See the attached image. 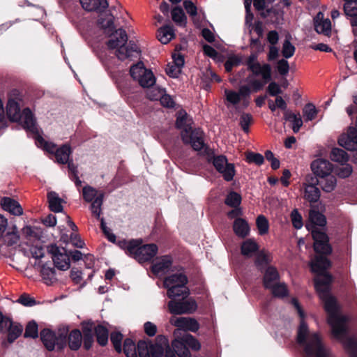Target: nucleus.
Masks as SVG:
<instances>
[{"instance_id":"nucleus-7","label":"nucleus","mask_w":357,"mask_h":357,"mask_svg":"<svg viewBox=\"0 0 357 357\" xmlns=\"http://www.w3.org/2000/svg\"><path fill=\"white\" fill-rule=\"evenodd\" d=\"M36 144L49 153H55L56 159L59 163L66 164L70 161L69 158L72 151L69 145L65 144L56 149L54 144L46 142L41 136L38 135L36 137Z\"/></svg>"},{"instance_id":"nucleus-24","label":"nucleus","mask_w":357,"mask_h":357,"mask_svg":"<svg viewBox=\"0 0 357 357\" xmlns=\"http://www.w3.org/2000/svg\"><path fill=\"white\" fill-rule=\"evenodd\" d=\"M311 169L315 176L325 177L331 173L333 165L328 160L319 158L312 162Z\"/></svg>"},{"instance_id":"nucleus-10","label":"nucleus","mask_w":357,"mask_h":357,"mask_svg":"<svg viewBox=\"0 0 357 357\" xmlns=\"http://www.w3.org/2000/svg\"><path fill=\"white\" fill-rule=\"evenodd\" d=\"M66 332H59L55 334L50 329H43L40 332V339L45 347L49 351H52L56 346L58 349H63L66 345Z\"/></svg>"},{"instance_id":"nucleus-37","label":"nucleus","mask_w":357,"mask_h":357,"mask_svg":"<svg viewBox=\"0 0 357 357\" xmlns=\"http://www.w3.org/2000/svg\"><path fill=\"white\" fill-rule=\"evenodd\" d=\"M6 114L12 121H18L20 115V109L17 101L9 98L6 105Z\"/></svg>"},{"instance_id":"nucleus-2","label":"nucleus","mask_w":357,"mask_h":357,"mask_svg":"<svg viewBox=\"0 0 357 357\" xmlns=\"http://www.w3.org/2000/svg\"><path fill=\"white\" fill-rule=\"evenodd\" d=\"M327 220L326 216L319 211L311 210L309 213V222L305 227L311 233L314 240V250L321 254H331L332 247L329 243V237L325 231L318 227H324Z\"/></svg>"},{"instance_id":"nucleus-47","label":"nucleus","mask_w":357,"mask_h":357,"mask_svg":"<svg viewBox=\"0 0 357 357\" xmlns=\"http://www.w3.org/2000/svg\"><path fill=\"white\" fill-rule=\"evenodd\" d=\"M95 333L96 335L98 342L101 346L106 345L108 341L107 329L102 325H98L95 328Z\"/></svg>"},{"instance_id":"nucleus-5","label":"nucleus","mask_w":357,"mask_h":357,"mask_svg":"<svg viewBox=\"0 0 357 357\" xmlns=\"http://www.w3.org/2000/svg\"><path fill=\"white\" fill-rule=\"evenodd\" d=\"M188 278L181 271L170 274L165 278L163 287L167 289V296L171 299H185L190 291L187 287Z\"/></svg>"},{"instance_id":"nucleus-56","label":"nucleus","mask_w":357,"mask_h":357,"mask_svg":"<svg viewBox=\"0 0 357 357\" xmlns=\"http://www.w3.org/2000/svg\"><path fill=\"white\" fill-rule=\"evenodd\" d=\"M82 194L84 199L87 202H92L99 195L95 188L89 185L83 188Z\"/></svg>"},{"instance_id":"nucleus-18","label":"nucleus","mask_w":357,"mask_h":357,"mask_svg":"<svg viewBox=\"0 0 357 357\" xmlns=\"http://www.w3.org/2000/svg\"><path fill=\"white\" fill-rule=\"evenodd\" d=\"M213 165L215 169L222 174L227 181L232 180L234 175V167L227 162L225 156L219 155L214 158Z\"/></svg>"},{"instance_id":"nucleus-9","label":"nucleus","mask_w":357,"mask_h":357,"mask_svg":"<svg viewBox=\"0 0 357 357\" xmlns=\"http://www.w3.org/2000/svg\"><path fill=\"white\" fill-rule=\"evenodd\" d=\"M130 75L144 88L155 83V77L151 70L146 69L142 62H138L130 68Z\"/></svg>"},{"instance_id":"nucleus-60","label":"nucleus","mask_w":357,"mask_h":357,"mask_svg":"<svg viewBox=\"0 0 357 357\" xmlns=\"http://www.w3.org/2000/svg\"><path fill=\"white\" fill-rule=\"evenodd\" d=\"M38 335V332L37 324L35 321L29 322L25 329L24 337L36 338Z\"/></svg>"},{"instance_id":"nucleus-45","label":"nucleus","mask_w":357,"mask_h":357,"mask_svg":"<svg viewBox=\"0 0 357 357\" xmlns=\"http://www.w3.org/2000/svg\"><path fill=\"white\" fill-rule=\"evenodd\" d=\"M82 343V335L79 330L73 331L68 336V344L71 349L77 350Z\"/></svg>"},{"instance_id":"nucleus-30","label":"nucleus","mask_w":357,"mask_h":357,"mask_svg":"<svg viewBox=\"0 0 357 357\" xmlns=\"http://www.w3.org/2000/svg\"><path fill=\"white\" fill-rule=\"evenodd\" d=\"M280 280V274L277 268L268 266L264 272L263 284L266 289H269Z\"/></svg>"},{"instance_id":"nucleus-22","label":"nucleus","mask_w":357,"mask_h":357,"mask_svg":"<svg viewBox=\"0 0 357 357\" xmlns=\"http://www.w3.org/2000/svg\"><path fill=\"white\" fill-rule=\"evenodd\" d=\"M333 280V275L328 272L317 274L314 279V288L319 295L330 292V285Z\"/></svg>"},{"instance_id":"nucleus-11","label":"nucleus","mask_w":357,"mask_h":357,"mask_svg":"<svg viewBox=\"0 0 357 357\" xmlns=\"http://www.w3.org/2000/svg\"><path fill=\"white\" fill-rule=\"evenodd\" d=\"M168 310L173 314H190L197 309V303L192 299H171L167 304Z\"/></svg>"},{"instance_id":"nucleus-28","label":"nucleus","mask_w":357,"mask_h":357,"mask_svg":"<svg viewBox=\"0 0 357 357\" xmlns=\"http://www.w3.org/2000/svg\"><path fill=\"white\" fill-rule=\"evenodd\" d=\"M98 24L103 32L107 35L115 29L114 20V17L109 11L104 10L99 12Z\"/></svg>"},{"instance_id":"nucleus-23","label":"nucleus","mask_w":357,"mask_h":357,"mask_svg":"<svg viewBox=\"0 0 357 357\" xmlns=\"http://www.w3.org/2000/svg\"><path fill=\"white\" fill-rule=\"evenodd\" d=\"M8 331V341L13 342L22 333L23 326L16 322H13L10 318L7 317L0 331Z\"/></svg>"},{"instance_id":"nucleus-41","label":"nucleus","mask_w":357,"mask_h":357,"mask_svg":"<svg viewBox=\"0 0 357 357\" xmlns=\"http://www.w3.org/2000/svg\"><path fill=\"white\" fill-rule=\"evenodd\" d=\"M337 184V179L335 176L331 175V174L325 177H320V184L321 189L323 191L326 192H332Z\"/></svg>"},{"instance_id":"nucleus-42","label":"nucleus","mask_w":357,"mask_h":357,"mask_svg":"<svg viewBox=\"0 0 357 357\" xmlns=\"http://www.w3.org/2000/svg\"><path fill=\"white\" fill-rule=\"evenodd\" d=\"M321 192L317 186L306 185L305 188L304 197L310 203H316L319 201Z\"/></svg>"},{"instance_id":"nucleus-63","label":"nucleus","mask_w":357,"mask_h":357,"mask_svg":"<svg viewBox=\"0 0 357 357\" xmlns=\"http://www.w3.org/2000/svg\"><path fill=\"white\" fill-rule=\"evenodd\" d=\"M253 6L264 17L268 16L269 10L266 8L265 0H253Z\"/></svg>"},{"instance_id":"nucleus-12","label":"nucleus","mask_w":357,"mask_h":357,"mask_svg":"<svg viewBox=\"0 0 357 357\" xmlns=\"http://www.w3.org/2000/svg\"><path fill=\"white\" fill-rule=\"evenodd\" d=\"M338 144L345 149L352 151V162L357 164V128L350 127L347 135H342L338 139Z\"/></svg>"},{"instance_id":"nucleus-14","label":"nucleus","mask_w":357,"mask_h":357,"mask_svg":"<svg viewBox=\"0 0 357 357\" xmlns=\"http://www.w3.org/2000/svg\"><path fill=\"white\" fill-rule=\"evenodd\" d=\"M242 208H234L227 213L229 219L234 220L232 227L234 234L239 238L245 237V220L242 217Z\"/></svg>"},{"instance_id":"nucleus-44","label":"nucleus","mask_w":357,"mask_h":357,"mask_svg":"<svg viewBox=\"0 0 357 357\" xmlns=\"http://www.w3.org/2000/svg\"><path fill=\"white\" fill-rule=\"evenodd\" d=\"M330 158L333 161L340 163H344L349 160L347 153L340 148H333L331 152Z\"/></svg>"},{"instance_id":"nucleus-61","label":"nucleus","mask_w":357,"mask_h":357,"mask_svg":"<svg viewBox=\"0 0 357 357\" xmlns=\"http://www.w3.org/2000/svg\"><path fill=\"white\" fill-rule=\"evenodd\" d=\"M291 219L293 227L296 229H301L303 225V218L297 209H294L291 213Z\"/></svg>"},{"instance_id":"nucleus-64","label":"nucleus","mask_w":357,"mask_h":357,"mask_svg":"<svg viewBox=\"0 0 357 357\" xmlns=\"http://www.w3.org/2000/svg\"><path fill=\"white\" fill-rule=\"evenodd\" d=\"M264 157L268 161L271 162V167L273 170H276L280 167V162L279 159L275 157L273 153L270 150H266Z\"/></svg>"},{"instance_id":"nucleus-26","label":"nucleus","mask_w":357,"mask_h":357,"mask_svg":"<svg viewBox=\"0 0 357 357\" xmlns=\"http://www.w3.org/2000/svg\"><path fill=\"white\" fill-rule=\"evenodd\" d=\"M328 322L331 326L332 334L335 338L340 339L346 334L347 329L344 326L345 318L344 317L330 316Z\"/></svg>"},{"instance_id":"nucleus-1","label":"nucleus","mask_w":357,"mask_h":357,"mask_svg":"<svg viewBox=\"0 0 357 357\" xmlns=\"http://www.w3.org/2000/svg\"><path fill=\"white\" fill-rule=\"evenodd\" d=\"M291 303L296 309L301 321L297 330L296 342L303 347V352L306 357H329L328 352L325 347L320 335L318 333H310L308 326L304 320L305 313L298 301L292 298Z\"/></svg>"},{"instance_id":"nucleus-58","label":"nucleus","mask_w":357,"mask_h":357,"mask_svg":"<svg viewBox=\"0 0 357 357\" xmlns=\"http://www.w3.org/2000/svg\"><path fill=\"white\" fill-rule=\"evenodd\" d=\"M242 59L237 55H230L225 62V67L227 72H230L233 68L238 66L241 63Z\"/></svg>"},{"instance_id":"nucleus-17","label":"nucleus","mask_w":357,"mask_h":357,"mask_svg":"<svg viewBox=\"0 0 357 357\" xmlns=\"http://www.w3.org/2000/svg\"><path fill=\"white\" fill-rule=\"evenodd\" d=\"M172 62L169 63L165 68L167 75L172 78H176L181 73L182 68L184 66L185 60L183 55L179 50H175L172 53Z\"/></svg>"},{"instance_id":"nucleus-32","label":"nucleus","mask_w":357,"mask_h":357,"mask_svg":"<svg viewBox=\"0 0 357 357\" xmlns=\"http://www.w3.org/2000/svg\"><path fill=\"white\" fill-rule=\"evenodd\" d=\"M1 205L3 210L8 211L14 215H20L23 213L22 208L20 204L10 197L2 198L1 200Z\"/></svg>"},{"instance_id":"nucleus-54","label":"nucleus","mask_w":357,"mask_h":357,"mask_svg":"<svg viewBox=\"0 0 357 357\" xmlns=\"http://www.w3.org/2000/svg\"><path fill=\"white\" fill-rule=\"evenodd\" d=\"M247 162L260 166L264 162V156L259 153L247 151Z\"/></svg>"},{"instance_id":"nucleus-13","label":"nucleus","mask_w":357,"mask_h":357,"mask_svg":"<svg viewBox=\"0 0 357 357\" xmlns=\"http://www.w3.org/2000/svg\"><path fill=\"white\" fill-rule=\"evenodd\" d=\"M169 323L177 328L174 333L176 337L181 334V331L196 332L199 328L198 322L190 317H172Z\"/></svg>"},{"instance_id":"nucleus-40","label":"nucleus","mask_w":357,"mask_h":357,"mask_svg":"<svg viewBox=\"0 0 357 357\" xmlns=\"http://www.w3.org/2000/svg\"><path fill=\"white\" fill-rule=\"evenodd\" d=\"M271 262L269 253L264 249L259 250L255 255V264L257 268L262 271L263 268Z\"/></svg>"},{"instance_id":"nucleus-50","label":"nucleus","mask_w":357,"mask_h":357,"mask_svg":"<svg viewBox=\"0 0 357 357\" xmlns=\"http://www.w3.org/2000/svg\"><path fill=\"white\" fill-rule=\"evenodd\" d=\"M318 113V110L312 103H307L303 109V114L305 121L314 120Z\"/></svg>"},{"instance_id":"nucleus-55","label":"nucleus","mask_w":357,"mask_h":357,"mask_svg":"<svg viewBox=\"0 0 357 357\" xmlns=\"http://www.w3.org/2000/svg\"><path fill=\"white\" fill-rule=\"evenodd\" d=\"M241 196L234 192H230L225 199V204L234 208H238V206L241 204Z\"/></svg>"},{"instance_id":"nucleus-6","label":"nucleus","mask_w":357,"mask_h":357,"mask_svg":"<svg viewBox=\"0 0 357 357\" xmlns=\"http://www.w3.org/2000/svg\"><path fill=\"white\" fill-rule=\"evenodd\" d=\"M141 240H132L120 242V246L126 253L134 257L139 262L142 263L151 260L158 252V247L155 244L142 245Z\"/></svg>"},{"instance_id":"nucleus-19","label":"nucleus","mask_w":357,"mask_h":357,"mask_svg":"<svg viewBox=\"0 0 357 357\" xmlns=\"http://www.w3.org/2000/svg\"><path fill=\"white\" fill-rule=\"evenodd\" d=\"M316 253L317 255L315 256L310 264V269L312 273L316 274H323V273L327 272V269L332 265L330 259L326 257L330 254Z\"/></svg>"},{"instance_id":"nucleus-8","label":"nucleus","mask_w":357,"mask_h":357,"mask_svg":"<svg viewBox=\"0 0 357 357\" xmlns=\"http://www.w3.org/2000/svg\"><path fill=\"white\" fill-rule=\"evenodd\" d=\"M199 342L191 335L185 333L182 337H177L172 343L179 357H190V353L188 347L194 350L200 349Z\"/></svg>"},{"instance_id":"nucleus-35","label":"nucleus","mask_w":357,"mask_h":357,"mask_svg":"<svg viewBox=\"0 0 357 357\" xmlns=\"http://www.w3.org/2000/svg\"><path fill=\"white\" fill-rule=\"evenodd\" d=\"M108 45H126L128 40V35L123 29H114L108 33Z\"/></svg>"},{"instance_id":"nucleus-48","label":"nucleus","mask_w":357,"mask_h":357,"mask_svg":"<svg viewBox=\"0 0 357 357\" xmlns=\"http://www.w3.org/2000/svg\"><path fill=\"white\" fill-rule=\"evenodd\" d=\"M268 289H271L272 294L275 297L284 298L288 295V289L284 283L273 284Z\"/></svg>"},{"instance_id":"nucleus-43","label":"nucleus","mask_w":357,"mask_h":357,"mask_svg":"<svg viewBox=\"0 0 357 357\" xmlns=\"http://www.w3.org/2000/svg\"><path fill=\"white\" fill-rule=\"evenodd\" d=\"M174 33L170 26H164L158 31L157 38L162 45H167L174 38Z\"/></svg>"},{"instance_id":"nucleus-59","label":"nucleus","mask_w":357,"mask_h":357,"mask_svg":"<svg viewBox=\"0 0 357 357\" xmlns=\"http://www.w3.org/2000/svg\"><path fill=\"white\" fill-rule=\"evenodd\" d=\"M164 91V89L158 86L152 87L146 91V96L151 100H160Z\"/></svg>"},{"instance_id":"nucleus-38","label":"nucleus","mask_w":357,"mask_h":357,"mask_svg":"<svg viewBox=\"0 0 357 357\" xmlns=\"http://www.w3.org/2000/svg\"><path fill=\"white\" fill-rule=\"evenodd\" d=\"M47 199L50 210L54 213H59L63 211V199H61L55 192H50L47 194Z\"/></svg>"},{"instance_id":"nucleus-39","label":"nucleus","mask_w":357,"mask_h":357,"mask_svg":"<svg viewBox=\"0 0 357 357\" xmlns=\"http://www.w3.org/2000/svg\"><path fill=\"white\" fill-rule=\"evenodd\" d=\"M344 10L347 15L352 17L351 25H357V0H344Z\"/></svg>"},{"instance_id":"nucleus-4","label":"nucleus","mask_w":357,"mask_h":357,"mask_svg":"<svg viewBox=\"0 0 357 357\" xmlns=\"http://www.w3.org/2000/svg\"><path fill=\"white\" fill-rule=\"evenodd\" d=\"M192 119H190L185 112H178L176 125L179 129H181V138L185 144H189L194 150L200 151L204 149L205 144L204 142V132L199 129H192Z\"/></svg>"},{"instance_id":"nucleus-62","label":"nucleus","mask_w":357,"mask_h":357,"mask_svg":"<svg viewBox=\"0 0 357 357\" xmlns=\"http://www.w3.org/2000/svg\"><path fill=\"white\" fill-rule=\"evenodd\" d=\"M111 342H112L115 350L118 353L121 352V341L123 339V335L121 333L119 332L112 333L110 336Z\"/></svg>"},{"instance_id":"nucleus-36","label":"nucleus","mask_w":357,"mask_h":357,"mask_svg":"<svg viewBox=\"0 0 357 357\" xmlns=\"http://www.w3.org/2000/svg\"><path fill=\"white\" fill-rule=\"evenodd\" d=\"M34 267L40 271L46 284H50L55 280V271L53 268L47 266V264H41L40 261L35 262Z\"/></svg>"},{"instance_id":"nucleus-53","label":"nucleus","mask_w":357,"mask_h":357,"mask_svg":"<svg viewBox=\"0 0 357 357\" xmlns=\"http://www.w3.org/2000/svg\"><path fill=\"white\" fill-rule=\"evenodd\" d=\"M123 351L127 357H137L136 346L130 339L125 340Z\"/></svg>"},{"instance_id":"nucleus-52","label":"nucleus","mask_w":357,"mask_h":357,"mask_svg":"<svg viewBox=\"0 0 357 357\" xmlns=\"http://www.w3.org/2000/svg\"><path fill=\"white\" fill-rule=\"evenodd\" d=\"M103 195V193H99L91 205V213L98 218H100L101 214Z\"/></svg>"},{"instance_id":"nucleus-15","label":"nucleus","mask_w":357,"mask_h":357,"mask_svg":"<svg viewBox=\"0 0 357 357\" xmlns=\"http://www.w3.org/2000/svg\"><path fill=\"white\" fill-rule=\"evenodd\" d=\"M22 250L27 257L34 258L36 260V262L40 261V260L45 256V250L40 240L34 239L33 241L31 236L27 239Z\"/></svg>"},{"instance_id":"nucleus-27","label":"nucleus","mask_w":357,"mask_h":357,"mask_svg":"<svg viewBox=\"0 0 357 357\" xmlns=\"http://www.w3.org/2000/svg\"><path fill=\"white\" fill-rule=\"evenodd\" d=\"M18 121L22 125L23 128L33 134L38 133V129L36 124V120L31 110L28 108L24 109L20 115Z\"/></svg>"},{"instance_id":"nucleus-46","label":"nucleus","mask_w":357,"mask_h":357,"mask_svg":"<svg viewBox=\"0 0 357 357\" xmlns=\"http://www.w3.org/2000/svg\"><path fill=\"white\" fill-rule=\"evenodd\" d=\"M256 226L258 234L260 236H264L268 233L269 222L268 219L264 215H259L256 219Z\"/></svg>"},{"instance_id":"nucleus-33","label":"nucleus","mask_w":357,"mask_h":357,"mask_svg":"<svg viewBox=\"0 0 357 357\" xmlns=\"http://www.w3.org/2000/svg\"><path fill=\"white\" fill-rule=\"evenodd\" d=\"M250 70L255 75H261L266 82L271 79V66L268 63L261 65L256 61L255 65L250 66Z\"/></svg>"},{"instance_id":"nucleus-29","label":"nucleus","mask_w":357,"mask_h":357,"mask_svg":"<svg viewBox=\"0 0 357 357\" xmlns=\"http://www.w3.org/2000/svg\"><path fill=\"white\" fill-rule=\"evenodd\" d=\"M172 264L171 257L169 256H163L158 258L152 266V272L158 276L163 275L169 272Z\"/></svg>"},{"instance_id":"nucleus-57","label":"nucleus","mask_w":357,"mask_h":357,"mask_svg":"<svg viewBox=\"0 0 357 357\" xmlns=\"http://www.w3.org/2000/svg\"><path fill=\"white\" fill-rule=\"evenodd\" d=\"M345 348L350 357H357V340L350 337L345 342Z\"/></svg>"},{"instance_id":"nucleus-49","label":"nucleus","mask_w":357,"mask_h":357,"mask_svg":"<svg viewBox=\"0 0 357 357\" xmlns=\"http://www.w3.org/2000/svg\"><path fill=\"white\" fill-rule=\"evenodd\" d=\"M172 17L174 22L179 25L186 24L187 17L181 7H175L172 10Z\"/></svg>"},{"instance_id":"nucleus-21","label":"nucleus","mask_w":357,"mask_h":357,"mask_svg":"<svg viewBox=\"0 0 357 357\" xmlns=\"http://www.w3.org/2000/svg\"><path fill=\"white\" fill-rule=\"evenodd\" d=\"M137 352L139 357H160L162 354V349L157 344L139 341L137 344Z\"/></svg>"},{"instance_id":"nucleus-25","label":"nucleus","mask_w":357,"mask_h":357,"mask_svg":"<svg viewBox=\"0 0 357 357\" xmlns=\"http://www.w3.org/2000/svg\"><path fill=\"white\" fill-rule=\"evenodd\" d=\"M314 26L318 33L329 36L332 32L330 19L326 18L321 12H319L314 18Z\"/></svg>"},{"instance_id":"nucleus-31","label":"nucleus","mask_w":357,"mask_h":357,"mask_svg":"<svg viewBox=\"0 0 357 357\" xmlns=\"http://www.w3.org/2000/svg\"><path fill=\"white\" fill-rule=\"evenodd\" d=\"M82 8L89 12H101L108 7L107 0H79Z\"/></svg>"},{"instance_id":"nucleus-51","label":"nucleus","mask_w":357,"mask_h":357,"mask_svg":"<svg viewBox=\"0 0 357 357\" xmlns=\"http://www.w3.org/2000/svg\"><path fill=\"white\" fill-rule=\"evenodd\" d=\"M204 53L208 56L218 62H222L225 60V56L215 50L213 46H203Z\"/></svg>"},{"instance_id":"nucleus-20","label":"nucleus","mask_w":357,"mask_h":357,"mask_svg":"<svg viewBox=\"0 0 357 357\" xmlns=\"http://www.w3.org/2000/svg\"><path fill=\"white\" fill-rule=\"evenodd\" d=\"M110 50L114 52L121 60L129 59L130 60L137 58L140 51L137 46L133 48V46H109Z\"/></svg>"},{"instance_id":"nucleus-34","label":"nucleus","mask_w":357,"mask_h":357,"mask_svg":"<svg viewBox=\"0 0 357 357\" xmlns=\"http://www.w3.org/2000/svg\"><path fill=\"white\" fill-rule=\"evenodd\" d=\"M319 296L324 303L325 310L331 314L330 316L337 315L338 305L335 297L332 296L330 292L320 294Z\"/></svg>"},{"instance_id":"nucleus-3","label":"nucleus","mask_w":357,"mask_h":357,"mask_svg":"<svg viewBox=\"0 0 357 357\" xmlns=\"http://www.w3.org/2000/svg\"><path fill=\"white\" fill-rule=\"evenodd\" d=\"M234 86H238V90H225L226 97V105L232 114L241 115V126L245 131V120L244 118V109L245 108V83L243 80H239L238 77L231 79Z\"/></svg>"},{"instance_id":"nucleus-16","label":"nucleus","mask_w":357,"mask_h":357,"mask_svg":"<svg viewBox=\"0 0 357 357\" xmlns=\"http://www.w3.org/2000/svg\"><path fill=\"white\" fill-rule=\"evenodd\" d=\"M50 252L52 254L54 265L59 269L66 270L70 267V257L68 253L63 248L56 245L50 247Z\"/></svg>"}]
</instances>
